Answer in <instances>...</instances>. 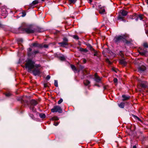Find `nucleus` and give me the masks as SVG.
<instances>
[{
  "mask_svg": "<svg viewBox=\"0 0 148 148\" xmlns=\"http://www.w3.org/2000/svg\"><path fill=\"white\" fill-rule=\"evenodd\" d=\"M40 66L39 64H35V62L31 59L28 60L25 64V68L27 69L28 72L32 73L35 76L40 74L39 68Z\"/></svg>",
  "mask_w": 148,
  "mask_h": 148,
  "instance_id": "obj_1",
  "label": "nucleus"
},
{
  "mask_svg": "<svg viewBox=\"0 0 148 148\" xmlns=\"http://www.w3.org/2000/svg\"><path fill=\"white\" fill-rule=\"evenodd\" d=\"M127 36L124 35L116 36L114 39V42L116 43H118L122 41H124L125 40V42L127 44L129 42L125 40Z\"/></svg>",
  "mask_w": 148,
  "mask_h": 148,
  "instance_id": "obj_2",
  "label": "nucleus"
},
{
  "mask_svg": "<svg viewBox=\"0 0 148 148\" xmlns=\"http://www.w3.org/2000/svg\"><path fill=\"white\" fill-rule=\"evenodd\" d=\"M20 29L25 31L28 34L32 33L34 32V31L31 28V26L28 25L25 23L22 24L21 26L20 27Z\"/></svg>",
  "mask_w": 148,
  "mask_h": 148,
  "instance_id": "obj_3",
  "label": "nucleus"
},
{
  "mask_svg": "<svg viewBox=\"0 0 148 148\" xmlns=\"http://www.w3.org/2000/svg\"><path fill=\"white\" fill-rule=\"evenodd\" d=\"M51 111L53 112H58L61 113L62 112V110L61 107L59 106H54L53 108L51 109Z\"/></svg>",
  "mask_w": 148,
  "mask_h": 148,
  "instance_id": "obj_4",
  "label": "nucleus"
},
{
  "mask_svg": "<svg viewBox=\"0 0 148 148\" xmlns=\"http://www.w3.org/2000/svg\"><path fill=\"white\" fill-rule=\"evenodd\" d=\"M127 12L124 10H122L120 14L118 16V19H122L123 20V17H122L121 15L123 16H125L127 14Z\"/></svg>",
  "mask_w": 148,
  "mask_h": 148,
  "instance_id": "obj_5",
  "label": "nucleus"
},
{
  "mask_svg": "<svg viewBox=\"0 0 148 148\" xmlns=\"http://www.w3.org/2000/svg\"><path fill=\"white\" fill-rule=\"evenodd\" d=\"M139 88L141 87L142 88V90H143V89L147 87L146 82L144 81H139Z\"/></svg>",
  "mask_w": 148,
  "mask_h": 148,
  "instance_id": "obj_6",
  "label": "nucleus"
},
{
  "mask_svg": "<svg viewBox=\"0 0 148 148\" xmlns=\"http://www.w3.org/2000/svg\"><path fill=\"white\" fill-rule=\"evenodd\" d=\"M1 15L3 16V18H5L7 15L8 13L5 8L3 9L1 11Z\"/></svg>",
  "mask_w": 148,
  "mask_h": 148,
  "instance_id": "obj_7",
  "label": "nucleus"
},
{
  "mask_svg": "<svg viewBox=\"0 0 148 148\" xmlns=\"http://www.w3.org/2000/svg\"><path fill=\"white\" fill-rule=\"evenodd\" d=\"M139 17V15L136 14H134L132 16H130V19H135V21H137L138 19V18Z\"/></svg>",
  "mask_w": 148,
  "mask_h": 148,
  "instance_id": "obj_8",
  "label": "nucleus"
},
{
  "mask_svg": "<svg viewBox=\"0 0 148 148\" xmlns=\"http://www.w3.org/2000/svg\"><path fill=\"white\" fill-rule=\"evenodd\" d=\"M101 78L97 76L96 74L95 75V80L97 82H101Z\"/></svg>",
  "mask_w": 148,
  "mask_h": 148,
  "instance_id": "obj_9",
  "label": "nucleus"
},
{
  "mask_svg": "<svg viewBox=\"0 0 148 148\" xmlns=\"http://www.w3.org/2000/svg\"><path fill=\"white\" fill-rule=\"evenodd\" d=\"M146 69V67L143 65L139 67V73H141L142 72L144 71Z\"/></svg>",
  "mask_w": 148,
  "mask_h": 148,
  "instance_id": "obj_10",
  "label": "nucleus"
},
{
  "mask_svg": "<svg viewBox=\"0 0 148 148\" xmlns=\"http://www.w3.org/2000/svg\"><path fill=\"white\" fill-rule=\"evenodd\" d=\"M33 47H38L39 48H41L42 47V45L39 44L37 42H35L32 44Z\"/></svg>",
  "mask_w": 148,
  "mask_h": 148,
  "instance_id": "obj_11",
  "label": "nucleus"
},
{
  "mask_svg": "<svg viewBox=\"0 0 148 148\" xmlns=\"http://www.w3.org/2000/svg\"><path fill=\"white\" fill-rule=\"evenodd\" d=\"M119 63L121 64L123 66H125L127 64V62L124 59H121L120 60Z\"/></svg>",
  "mask_w": 148,
  "mask_h": 148,
  "instance_id": "obj_12",
  "label": "nucleus"
},
{
  "mask_svg": "<svg viewBox=\"0 0 148 148\" xmlns=\"http://www.w3.org/2000/svg\"><path fill=\"white\" fill-rule=\"evenodd\" d=\"M58 44L60 45L62 47H64L65 45H67L68 43L66 42H59L58 43Z\"/></svg>",
  "mask_w": 148,
  "mask_h": 148,
  "instance_id": "obj_13",
  "label": "nucleus"
},
{
  "mask_svg": "<svg viewBox=\"0 0 148 148\" xmlns=\"http://www.w3.org/2000/svg\"><path fill=\"white\" fill-rule=\"evenodd\" d=\"M31 103L32 105L34 106L37 104V103L35 100H32L31 101Z\"/></svg>",
  "mask_w": 148,
  "mask_h": 148,
  "instance_id": "obj_14",
  "label": "nucleus"
},
{
  "mask_svg": "<svg viewBox=\"0 0 148 148\" xmlns=\"http://www.w3.org/2000/svg\"><path fill=\"white\" fill-rule=\"evenodd\" d=\"M122 97L123 98V100H127V99H128L130 98V96H126L125 95H122Z\"/></svg>",
  "mask_w": 148,
  "mask_h": 148,
  "instance_id": "obj_15",
  "label": "nucleus"
},
{
  "mask_svg": "<svg viewBox=\"0 0 148 148\" xmlns=\"http://www.w3.org/2000/svg\"><path fill=\"white\" fill-rule=\"evenodd\" d=\"M147 52V51L145 50L143 52H139V53L141 55L145 56Z\"/></svg>",
  "mask_w": 148,
  "mask_h": 148,
  "instance_id": "obj_16",
  "label": "nucleus"
},
{
  "mask_svg": "<svg viewBox=\"0 0 148 148\" xmlns=\"http://www.w3.org/2000/svg\"><path fill=\"white\" fill-rule=\"evenodd\" d=\"M90 83V82L88 80H86L84 81V84L86 86H88Z\"/></svg>",
  "mask_w": 148,
  "mask_h": 148,
  "instance_id": "obj_17",
  "label": "nucleus"
},
{
  "mask_svg": "<svg viewBox=\"0 0 148 148\" xmlns=\"http://www.w3.org/2000/svg\"><path fill=\"white\" fill-rule=\"evenodd\" d=\"M124 103L123 102H121L119 104V106L121 108H123L124 107Z\"/></svg>",
  "mask_w": 148,
  "mask_h": 148,
  "instance_id": "obj_18",
  "label": "nucleus"
},
{
  "mask_svg": "<svg viewBox=\"0 0 148 148\" xmlns=\"http://www.w3.org/2000/svg\"><path fill=\"white\" fill-rule=\"evenodd\" d=\"M105 12V10L104 9H101L99 10V12L101 14H103Z\"/></svg>",
  "mask_w": 148,
  "mask_h": 148,
  "instance_id": "obj_19",
  "label": "nucleus"
},
{
  "mask_svg": "<svg viewBox=\"0 0 148 148\" xmlns=\"http://www.w3.org/2000/svg\"><path fill=\"white\" fill-rule=\"evenodd\" d=\"M39 116L41 118H45L46 116L44 114L41 113L40 114Z\"/></svg>",
  "mask_w": 148,
  "mask_h": 148,
  "instance_id": "obj_20",
  "label": "nucleus"
},
{
  "mask_svg": "<svg viewBox=\"0 0 148 148\" xmlns=\"http://www.w3.org/2000/svg\"><path fill=\"white\" fill-rule=\"evenodd\" d=\"M38 3V1L37 0H35L33 1L32 3V5H36Z\"/></svg>",
  "mask_w": 148,
  "mask_h": 148,
  "instance_id": "obj_21",
  "label": "nucleus"
},
{
  "mask_svg": "<svg viewBox=\"0 0 148 148\" xmlns=\"http://www.w3.org/2000/svg\"><path fill=\"white\" fill-rule=\"evenodd\" d=\"M65 57L63 55L60 57V59L62 61H64L65 60Z\"/></svg>",
  "mask_w": 148,
  "mask_h": 148,
  "instance_id": "obj_22",
  "label": "nucleus"
},
{
  "mask_svg": "<svg viewBox=\"0 0 148 148\" xmlns=\"http://www.w3.org/2000/svg\"><path fill=\"white\" fill-rule=\"evenodd\" d=\"M71 67L72 70L74 71H76L77 70L76 69L75 67L73 65H71Z\"/></svg>",
  "mask_w": 148,
  "mask_h": 148,
  "instance_id": "obj_23",
  "label": "nucleus"
},
{
  "mask_svg": "<svg viewBox=\"0 0 148 148\" xmlns=\"http://www.w3.org/2000/svg\"><path fill=\"white\" fill-rule=\"evenodd\" d=\"M54 85L56 87L58 86V82L56 80H55L54 81Z\"/></svg>",
  "mask_w": 148,
  "mask_h": 148,
  "instance_id": "obj_24",
  "label": "nucleus"
},
{
  "mask_svg": "<svg viewBox=\"0 0 148 148\" xmlns=\"http://www.w3.org/2000/svg\"><path fill=\"white\" fill-rule=\"evenodd\" d=\"M143 46L145 48L148 47V45L147 43L145 42L143 43Z\"/></svg>",
  "mask_w": 148,
  "mask_h": 148,
  "instance_id": "obj_25",
  "label": "nucleus"
},
{
  "mask_svg": "<svg viewBox=\"0 0 148 148\" xmlns=\"http://www.w3.org/2000/svg\"><path fill=\"white\" fill-rule=\"evenodd\" d=\"M30 109L33 111V112H34L35 111V109L34 108V107H31L30 108Z\"/></svg>",
  "mask_w": 148,
  "mask_h": 148,
  "instance_id": "obj_26",
  "label": "nucleus"
},
{
  "mask_svg": "<svg viewBox=\"0 0 148 148\" xmlns=\"http://www.w3.org/2000/svg\"><path fill=\"white\" fill-rule=\"evenodd\" d=\"M39 51L38 50L35 51L33 52L32 53L33 54L35 55L39 53Z\"/></svg>",
  "mask_w": 148,
  "mask_h": 148,
  "instance_id": "obj_27",
  "label": "nucleus"
},
{
  "mask_svg": "<svg viewBox=\"0 0 148 148\" xmlns=\"http://www.w3.org/2000/svg\"><path fill=\"white\" fill-rule=\"evenodd\" d=\"M63 101V99H60V100L58 101V103L59 104H60Z\"/></svg>",
  "mask_w": 148,
  "mask_h": 148,
  "instance_id": "obj_28",
  "label": "nucleus"
},
{
  "mask_svg": "<svg viewBox=\"0 0 148 148\" xmlns=\"http://www.w3.org/2000/svg\"><path fill=\"white\" fill-rule=\"evenodd\" d=\"M132 116L134 119H137L138 120H139V118L138 116H137L134 115H132Z\"/></svg>",
  "mask_w": 148,
  "mask_h": 148,
  "instance_id": "obj_29",
  "label": "nucleus"
},
{
  "mask_svg": "<svg viewBox=\"0 0 148 148\" xmlns=\"http://www.w3.org/2000/svg\"><path fill=\"white\" fill-rule=\"evenodd\" d=\"M143 18V16L141 14H139V19L140 20H142Z\"/></svg>",
  "mask_w": 148,
  "mask_h": 148,
  "instance_id": "obj_30",
  "label": "nucleus"
},
{
  "mask_svg": "<svg viewBox=\"0 0 148 148\" xmlns=\"http://www.w3.org/2000/svg\"><path fill=\"white\" fill-rule=\"evenodd\" d=\"M69 1L71 3H74L77 0H69Z\"/></svg>",
  "mask_w": 148,
  "mask_h": 148,
  "instance_id": "obj_31",
  "label": "nucleus"
},
{
  "mask_svg": "<svg viewBox=\"0 0 148 148\" xmlns=\"http://www.w3.org/2000/svg\"><path fill=\"white\" fill-rule=\"evenodd\" d=\"M42 47H44L45 48H47L48 47V45H44L43 46L42 45Z\"/></svg>",
  "mask_w": 148,
  "mask_h": 148,
  "instance_id": "obj_32",
  "label": "nucleus"
},
{
  "mask_svg": "<svg viewBox=\"0 0 148 148\" xmlns=\"http://www.w3.org/2000/svg\"><path fill=\"white\" fill-rule=\"evenodd\" d=\"M26 14V13L25 12H22V17H24L25 16Z\"/></svg>",
  "mask_w": 148,
  "mask_h": 148,
  "instance_id": "obj_33",
  "label": "nucleus"
},
{
  "mask_svg": "<svg viewBox=\"0 0 148 148\" xmlns=\"http://www.w3.org/2000/svg\"><path fill=\"white\" fill-rule=\"evenodd\" d=\"M50 78V76L49 75H48L46 77V79L47 80H49Z\"/></svg>",
  "mask_w": 148,
  "mask_h": 148,
  "instance_id": "obj_34",
  "label": "nucleus"
},
{
  "mask_svg": "<svg viewBox=\"0 0 148 148\" xmlns=\"http://www.w3.org/2000/svg\"><path fill=\"white\" fill-rule=\"evenodd\" d=\"M114 82L115 83H116L117 82V79L116 78H114Z\"/></svg>",
  "mask_w": 148,
  "mask_h": 148,
  "instance_id": "obj_35",
  "label": "nucleus"
},
{
  "mask_svg": "<svg viewBox=\"0 0 148 148\" xmlns=\"http://www.w3.org/2000/svg\"><path fill=\"white\" fill-rule=\"evenodd\" d=\"M74 38L76 39H78V37L76 35H74L73 36Z\"/></svg>",
  "mask_w": 148,
  "mask_h": 148,
  "instance_id": "obj_36",
  "label": "nucleus"
},
{
  "mask_svg": "<svg viewBox=\"0 0 148 148\" xmlns=\"http://www.w3.org/2000/svg\"><path fill=\"white\" fill-rule=\"evenodd\" d=\"M18 41L21 42H23V40L22 38H19L18 39Z\"/></svg>",
  "mask_w": 148,
  "mask_h": 148,
  "instance_id": "obj_37",
  "label": "nucleus"
},
{
  "mask_svg": "<svg viewBox=\"0 0 148 148\" xmlns=\"http://www.w3.org/2000/svg\"><path fill=\"white\" fill-rule=\"evenodd\" d=\"M52 119L53 120H57L58 119L57 117H55L52 118Z\"/></svg>",
  "mask_w": 148,
  "mask_h": 148,
  "instance_id": "obj_38",
  "label": "nucleus"
},
{
  "mask_svg": "<svg viewBox=\"0 0 148 148\" xmlns=\"http://www.w3.org/2000/svg\"><path fill=\"white\" fill-rule=\"evenodd\" d=\"M64 41V42H66L68 41V39L66 38H64L63 39Z\"/></svg>",
  "mask_w": 148,
  "mask_h": 148,
  "instance_id": "obj_39",
  "label": "nucleus"
},
{
  "mask_svg": "<svg viewBox=\"0 0 148 148\" xmlns=\"http://www.w3.org/2000/svg\"><path fill=\"white\" fill-rule=\"evenodd\" d=\"M10 95V93H6V94H5V95H6V96H7V97L9 96Z\"/></svg>",
  "mask_w": 148,
  "mask_h": 148,
  "instance_id": "obj_40",
  "label": "nucleus"
},
{
  "mask_svg": "<svg viewBox=\"0 0 148 148\" xmlns=\"http://www.w3.org/2000/svg\"><path fill=\"white\" fill-rule=\"evenodd\" d=\"M58 123H57V122H55V123H54V124H53V125L56 126L58 125Z\"/></svg>",
  "mask_w": 148,
  "mask_h": 148,
  "instance_id": "obj_41",
  "label": "nucleus"
},
{
  "mask_svg": "<svg viewBox=\"0 0 148 148\" xmlns=\"http://www.w3.org/2000/svg\"><path fill=\"white\" fill-rule=\"evenodd\" d=\"M106 61L107 62H108L110 64H111V63L109 61V60L108 59L107 60H106Z\"/></svg>",
  "mask_w": 148,
  "mask_h": 148,
  "instance_id": "obj_42",
  "label": "nucleus"
},
{
  "mask_svg": "<svg viewBox=\"0 0 148 148\" xmlns=\"http://www.w3.org/2000/svg\"><path fill=\"white\" fill-rule=\"evenodd\" d=\"M80 50L81 51H84V49L82 48H81L80 49Z\"/></svg>",
  "mask_w": 148,
  "mask_h": 148,
  "instance_id": "obj_43",
  "label": "nucleus"
},
{
  "mask_svg": "<svg viewBox=\"0 0 148 148\" xmlns=\"http://www.w3.org/2000/svg\"><path fill=\"white\" fill-rule=\"evenodd\" d=\"M88 0V2L90 3H91L92 2V0Z\"/></svg>",
  "mask_w": 148,
  "mask_h": 148,
  "instance_id": "obj_44",
  "label": "nucleus"
},
{
  "mask_svg": "<svg viewBox=\"0 0 148 148\" xmlns=\"http://www.w3.org/2000/svg\"><path fill=\"white\" fill-rule=\"evenodd\" d=\"M83 62H84V63H85L86 62V60L85 59H84L83 60Z\"/></svg>",
  "mask_w": 148,
  "mask_h": 148,
  "instance_id": "obj_45",
  "label": "nucleus"
},
{
  "mask_svg": "<svg viewBox=\"0 0 148 148\" xmlns=\"http://www.w3.org/2000/svg\"><path fill=\"white\" fill-rule=\"evenodd\" d=\"M84 52H86L88 51V50L86 49H84Z\"/></svg>",
  "mask_w": 148,
  "mask_h": 148,
  "instance_id": "obj_46",
  "label": "nucleus"
},
{
  "mask_svg": "<svg viewBox=\"0 0 148 148\" xmlns=\"http://www.w3.org/2000/svg\"><path fill=\"white\" fill-rule=\"evenodd\" d=\"M133 148H136V145L133 146Z\"/></svg>",
  "mask_w": 148,
  "mask_h": 148,
  "instance_id": "obj_47",
  "label": "nucleus"
},
{
  "mask_svg": "<svg viewBox=\"0 0 148 148\" xmlns=\"http://www.w3.org/2000/svg\"><path fill=\"white\" fill-rule=\"evenodd\" d=\"M30 117L32 119H33V115H32L31 116H30Z\"/></svg>",
  "mask_w": 148,
  "mask_h": 148,
  "instance_id": "obj_48",
  "label": "nucleus"
},
{
  "mask_svg": "<svg viewBox=\"0 0 148 148\" xmlns=\"http://www.w3.org/2000/svg\"><path fill=\"white\" fill-rule=\"evenodd\" d=\"M146 2L148 4V0H145Z\"/></svg>",
  "mask_w": 148,
  "mask_h": 148,
  "instance_id": "obj_49",
  "label": "nucleus"
},
{
  "mask_svg": "<svg viewBox=\"0 0 148 148\" xmlns=\"http://www.w3.org/2000/svg\"><path fill=\"white\" fill-rule=\"evenodd\" d=\"M29 51H31L32 50V49L31 48H29Z\"/></svg>",
  "mask_w": 148,
  "mask_h": 148,
  "instance_id": "obj_50",
  "label": "nucleus"
},
{
  "mask_svg": "<svg viewBox=\"0 0 148 148\" xmlns=\"http://www.w3.org/2000/svg\"><path fill=\"white\" fill-rule=\"evenodd\" d=\"M139 121H140L141 122H142V121L140 119H139Z\"/></svg>",
  "mask_w": 148,
  "mask_h": 148,
  "instance_id": "obj_51",
  "label": "nucleus"
},
{
  "mask_svg": "<svg viewBox=\"0 0 148 148\" xmlns=\"http://www.w3.org/2000/svg\"><path fill=\"white\" fill-rule=\"evenodd\" d=\"M146 33H147V34H148V32H146Z\"/></svg>",
  "mask_w": 148,
  "mask_h": 148,
  "instance_id": "obj_52",
  "label": "nucleus"
},
{
  "mask_svg": "<svg viewBox=\"0 0 148 148\" xmlns=\"http://www.w3.org/2000/svg\"><path fill=\"white\" fill-rule=\"evenodd\" d=\"M96 85V86H99H99L98 85Z\"/></svg>",
  "mask_w": 148,
  "mask_h": 148,
  "instance_id": "obj_53",
  "label": "nucleus"
},
{
  "mask_svg": "<svg viewBox=\"0 0 148 148\" xmlns=\"http://www.w3.org/2000/svg\"><path fill=\"white\" fill-rule=\"evenodd\" d=\"M45 0H42V1H45Z\"/></svg>",
  "mask_w": 148,
  "mask_h": 148,
  "instance_id": "obj_54",
  "label": "nucleus"
}]
</instances>
